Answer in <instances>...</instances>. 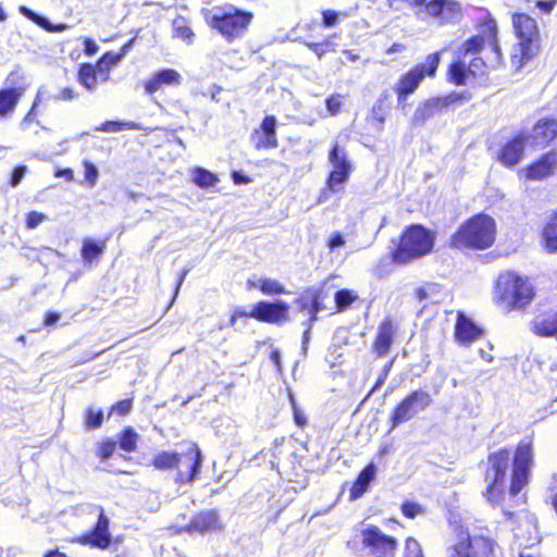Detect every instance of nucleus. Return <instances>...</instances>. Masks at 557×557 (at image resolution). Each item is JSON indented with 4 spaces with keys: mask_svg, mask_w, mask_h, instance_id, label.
<instances>
[{
    "mask_svg": "<svg viewBox=\"0 0 557 557\" xmlns=\"http://www.w3.org/2000/svg\"><path fill=\"white\" fill-rule=\"evenodd\" d=\"M486 465L487 484L483 497L492 507H502L506 521L516 522L517 513L506 509L504 504L506 495L515 498L530 483L534 465L532 442L520 441L512 453L508 447H500L487 455Z\"/></svg>",
    "mask_w": 557,
    "mask_h": 557,
    "instance_id": "nucleus-1",
    "label": "nucleus"
},
{
    "mask_svg": "<svg viewBox=\"0 0 557 557\" xmlns=\"http://www.w3.org/2000/svg\"><path fill=\"white\" fill-rule=\"evenodd\" d=\"M475 29L478 34L471 35L457 47L453 60L447 65L445 78L453 86H465L486 75L487 64L480 57L486 46L495 54L497 64L504 62L498 25L488 11L476 22Z\"/></svg>",
    "mask_w": 557,
    "mask_h": 557,
    "instance_id": "nucleus-2",
    "label": "nucleus"
},
{
    "mask_svg": "<svg viewBox=\"0 0 557 557\" xmlns=\"http://www.w3.org/2000/svg\"><path fill=\"white\" fill-rule=\"evenodd\" d=\"M536 296L532 277L515 270L499 272L494 281L492 300L505 313L527 311Z\"/></svg>",
    "mask_w": 557,
    "mask_h": 557,
    "instance_id": "nucleus-3",
    "label": "nucleus"
},
{
    "mask_svg": "<svg viewBox=\"0 0 557 557\" xmlns=\"http://www.w3.org/2000/svg\"><path fill=\"white\" fill-rule=\"evenodd\" d=\"M201 15L208 27L227 44L242 40L249 33L255 18L253 12L233 3L205 8Z\"/></svg>",
    "mask_w": 557,
    "mask_h": 557,
    "instance_id": "nucleus-4",
    "label": "nucleus"
},
{
    "mask_svg": "<svg viewBox=\"0 0 557 557\" xmlns=\"http://www.w3.org/2000/svg\"><path fill=\"white\" fill-rule=\"evenodd\" d=\"M436 233L420 223L404 227L394 247L388 253L389 262L394 265H407L434 251Z\"/></svg>",
    "mask_w": 557,
    "mask_h": 557,
    "instance_id": "nucleus-5",
    "label": "nucleus"
},
{
    "mask_svg": "<svg viewBox=\"0 0 557 557\" xmlns=\"http://www.w3.org/2000/svg\"><path fill=\"white\" fill-rule=\"evenodd\" d=\"M496 222L486 213H476L465 220L449 238V247L473 251L491 248L496 239Z\"/></svg>",
    "mask_w": 557,
    "mask_h": 557,
    "instance_id": "nucleus-6",
    "label": "nucleus"
},
{
    "mask_svg": "<svg viewBox=\"0 0 557 557\" xmlns=\"http://www.w3.org/2000/svg\"><path fill=\"white\" fill-rule=\"evenodd\" d=\"M203 461L202 453L196 443H191L184 453L161 450L151 459V466L161 471L175 470L177 484H190L199 475Z\"/></svg>",
    "mask_w": 557,
    "mask_h": 557,
    "instance_id": "nucleus-7",
    "label": "nucleus"
},
{
    "mask_svg": "<svg viewBox=\"0 0 557 557\" xmlns=\"http://www.w3.org/2000/svg\"><path fill=\"white\" fill-rule=\"evenodd\" d=\"M457 542L448 547L447 557H495L497 540L487 524L475 525L471 532L459 527Z\"/></svg>",
    "mask_w": 557,
    "mask_h": 557,
    "instance_id": "nucleus-8",
    "label": "nucleus"
},
{
    "mask_svg": "<svg viewBox=\"0 0 557 557\" xmlns=\"http://www.w3.org/2000/svg\"><path fill=\"white\" fill-rule=\"evenodd\" d=\"M510 18L518 49L511 55V62L521 69L540 52L541 30L536 20L527 12H513Z\"/></svg>",
    "mask_w": 557,
    "mask_h": 557,
    "instance_id": "nucleus-9",
    "label": "nucleus"
},
{
    "mask_svg": "<svg viewBox=\"0 0 557 557\" xmlns=\"http://www.w3.org/2000/svg\"><path fill=\"white\" fill-rule=\"evenodd\" d=\"M441 57L442 51L432 52L426 55L424 62L414 64L398 77L393 90L399 109L405 110L409 106V96L417 91L423 79L436 76Z\"/></svg>",
    "mask_w": 557,
    "mask_h": 557,
    "instance_id": "nucleus-10",
    "label": "nucleus"
},
{
    "mask_svg": "<svg viewBox=\"0 0 557 557\" xmlns=\"http://www.w3.org/2000/svg\"><path fill=\"white\" fill-rule=\"evenodd\" d=\"M470 99L471 95L466 91H450L443 96L428 98L416 108L411 119L412 124L414 126L423 125L433 116L453 110Z\"/></svg>",
    "mask_w": 557,
    "mask_h": 557,
    "instance_id": "nucleus-11",
    "label": "nucleus"
},
{
    "mask_svg": "<svg viewBox=\"0 0 557 557\" xmlns=\"http://www.w3.org/2000/svg\"><path fill=\"white\" fill-rule=\"evenodd\" d=\"M433 399L429 392L414 389L403 397L391 410L388 417V432L394 431L400 424L413 419L419 411L425 410Z\"/></svg>",
    "mask_w": 557,
    "mask_h": 557,
    "instance_id": "nucleus-12",
    "label": "nucleus"
},
{
    "mask_svg": "<svg viewBox=\"0 0 557 557\" xmlns=\"http://www.w3.org/2000/svg\"><path fill=\"white\" fill-rule=\"evenodd\" d=\"M361 545L367 550V557H395L398 542L379 527L369 525L361 531Z\"/></svg>",
    "mask_w": 557,
    "mask_h": 557,
    "instance_id": "nucleus-13",
    "label": "nucleus"
},
{
    "mask_svg": "<svg viewBox=\"0 0 557 557\" xmlns=\"http://www.w3.org/2000/svg\"><path fill=\"white\" fill-rule=\"evenodd\" d=\"M109 525V518L104 513L103 508H100L97 522L92 527V529L89 532L70 537L66 540V542L71 544L85 545L91 548H98L102 550L107 549L112 543Z\"/></svg>",
    "mask_w": 557,
    "mask_h": 557,
    "instance_id": "nucleus-14",
    "label": "nucleus"
},
{
    "mask_svg": "<svg viewBox=\"0 0 557 557\" xmlns=\"http://www.w3.org/2000/svg\"><path fill=\"white\" fill-rule=\"evenodd\" d=\"M556 171L557 149H550L522 168L518 175L527 182H542L553 176Z\"/></svg>",
    "mask_w": 557,
    "mask_h": 557,
    "instance_id": "nucleus-15",
    "label": "nucleus"
},
{
    "mask_svg": "<svg viewBox=\"0 0 557 557\" xmlns=\"http://www.w3.org/2000/svg\"><path fill=\"white\" fill-rule=\"evenodd\" d=\"M224 530V523L218 509L200 510L191 516L177 533L185 532L189 535H205Z\"/></svg>",
    "mask_w": 557,
    "mask_h": 557,
    "instance_id": "nucleus-16",
    "label": "nucleus"
},
{
    "mask_svg": "<svg viewBox=\"0 0 557 557\" xmlns=\"http://www.w3.org/2000/svg\"><path fill=\"white\" fill-rule=\"evenodd\" d=\"M252 315L261 323L282 325L289 321V306L283 300H259L252 306Z\"/></svg>",
    "mask_w": 557,
    "mask_h": 557,
    "instance_id": "nucleus-17",
    "label": "nucleus"
},
{
    "mask_svg": "<svg viewBox=\"0 0 557 557\" xmlns=\"http://www.w3.org/2000/svg\"><path fill=\"white\" fill-rule=\"evenodd\" d=\"M528 136L518 132L509 137L498 149L496 160L505 168L512 169L524 158Z\"/></svg>",
    "mask_w": 557,
    "mask_h": 557,
    "instance_id": "nucleus-18",
    "label": "nucleus"
},
{
    "mask_svg": "<svg viewBox=\"0 0 557 557\" xmlns=\"http://www.w3.org/2000/svg\"><path fill=\"white\" fill-rule=\"evenodd\" d=\"M397 337V323L392 317L383 318L377 324L371 344V352L376 359L385 357L392 349Z\"/></svg>",
    "mask_w": 557,
    "mask_h": 557,
    "instance_id": "nucleus-19",
    "label": "nucleus"
},
{
    "mask_svg": "<svg viewBox=\"0 0 557 557\" xmlns=\"http://www.w3.org/2000/svg\"><path fill=\"white\" fill-rule=\"evenodd\" d=\"M277 120L274 115H265L260 124L252 129L249 139L253 148L260 150H272L278 147Z\"/></svg>",
    "mask_w": 557,
    "mask_h": 557,
    "instance_id": "nucleus-20",
    "label": "nucleus"
},
{
    "mask_svg": "<svg viewBox=\"0 0 557 557\" xmlns=\"http://www.w3.org/2000/svg\"><path fill=\"white\" fill-rule=\"evenodd\" d=\"M323 299L322 288L315 287L304 288L295 299L297 309L301 312L307 311L309 314L308 320L304 322V325H308V329H312L314 322L318 321L319 312L325 309Z\"/></svg>",
    "mask_w": 557,
    "mask_h": 557,
    "instance_id": "nucleus-21",
    "label": "nucleus"
},
{
    "mask_svg": "<svg viewBox=\"0 0 557 557\" xmlns=\"http://www.w3.org/2000/svg\"><path fill=\"white\" fill-rule=\"evenodd\" d=\"M426 15L440 21V23H448L461 15V5L457 0H425L422 4Z\"/></svg>",
    "mask_w": 557,
    "mask_h": 557,
    "instance_id": "nucleus-22",
    "label": "nucleus"
},
{
    "mask_svg": "<svg viewBox=\"0 0 557 557\" xmlns=\"http://www.w3.org/2000/svg\"><path fill=\"white\" fill-rule=\"evenodd\" d=\"M532 143L540 147H548L557 139V117L543 116L532 125Z\"/></svg>",
    "mask_w": 557,
    "mask_h": 557,
    "instance_id": "nucleus-23",
    "label": "nucleus"
},
{
    "mask_svg": "<svg viewBox=\"0 0 557 557\" xmlns=\"http://www.w3.org/2000/svg\"><path fill=\"white\" fill-rule=\"evenodd\" d=\"M182 75L175 69H163L154 72L148 79L141 83L145 94L152 96L168 86H178Z\"/></svg>",
    "mask_w": 557,
    "mask_h": 557,
    "instance_id": "nucleus-24",
    "label": "nucleus"
},
{
    "mask_svg": "<svg viewBox=\"0 0 557 557\" xmlns=\"http://www.w3.org/2000/svg\"><path fill=\"white\" fill-rule=\"evenodd\" d=\"M483 334V329L478 326L472 319L467 317L463 312L457 313L454 329V336L457 343L461 345H470L471 343L480 339Z\"/></svg>",
    "mask_w": 557,
    "mask_h": 557,
    "instance_id": "nucleus-25",
    "label": "nucleus"
},
{
    "mask_svg": "<svg viewBox=\"0 0 557 557\" xmlns=\"http://www.w3.org/2000/svg\"><path fill=\"white\" fill-rule=\"evenodd\" d=\"M531 332L539 337L557 336V309L540 312L531 321Z\"/></svg>",
    "mask_w": 557,
    "mask_h": 557,
    "instance_id": "nucleus-26",
    "label": "nucleus"
},
{
    "mask_svg": "<svg viewBox=\"0 0 557 557\" xmlns=\"http://www.w3.org/2000/svg\"><path fill=\"white\" fill-rule=\"evenodd\" d=\"M107 249V239L84 238L81 247V258L85 267L97 264Z\"/></svg>",
    "mask_w": 557,
    "mask_h": 557,
    "instance_id": "nucleus-27",
    "label": "nucleus"
},
{
    "mask_svg": "<svg viewBox=\"0 0 557 557\" xmlns=\"http://www.w3.org/2000/svg\"><path fill=\"white\" fill-rule=\"evenodd\" d=\"M540 242L546 252L557 253V209L546 218L540 232Z\"/></svg>",
    "mask_w": 557,
    "mask_h": 557,
    "instance_id": "nucleus-28",
    "label": "nucleus"
},
{
    "mask_svg": "<svg viewBox=\"0 0 557 557\" xmlns=\"http://www.w3.org/2000/svg\"><path fill=\"white\" fill-rule=\"evenodd\" d=\"M376 467L373 462L366 465L351 484L349 490V500L360 498L369 488L371 482L375 479Z\"/></svg>",
    "mask_w": 557,
    "mask_h": 557,
    "instance_id": "nucleus-29",
    "label": "nucleus"
},
{
    "mask_svg": "<svg viewBox=\"0 0 557 557\" xmlns=\"http://www.w3.org/2000/svg\"><path fill=\"white\" fill-rule=\"evenodd\" d=\"M23 96V89L17 87H7L0 89V120L11 116Z\"/></svg>",
    "mask_w": 557,
    "mask_h": 557,
    "instance_id": "nucleus-30",
    "label": "nucleus"
},
{
    "mask_svg": "<svg viewBox=\"0 0 557 557\" xmlns=\"http://www.w3.org/2000/svg\"><path fill=\"white\" fill-rule=\"evenodd\" d=\"M329 161L332 164V170L351 173L352 165L348 160L345 148L341 147L337 143L333 144L329 151Z\"/></svg>",
    "mask_w": 557,
    "mask_h": 557,
    "instance_id": "nucleus-31",
    "label": "nucleus"
},
{
    "mask_svg": "<svg viewBox=\"0 0 557 557\" xmlns=\"http://www.w3.org/2000/svg\"><path fill=\"white\" fill-rule=\"evenodd\" d=\"M139 442V434L132 428L125 426L117 434V442L120 448L126 453H134L137 450Z\"/></svg>",
    "mask_w": 557,
    "mask_h": 557,
    "instance_id": "nucleus-32",
    "label": "nucleus"
},
{
    "mask_svg": "<svg viewBox=\"0 0 557 557\" xmlns=\"http://www.w3.org/2000/svg\"><path fill=\"white\" fill-rule=\"evenodd\" d=\"M77 81L88 90H95L98 83L95 66L90 63H82L78 67Z\"/></svg>",
    "mask_w": 557,
    "mask_h": 557,
    "instance_id": "nucleus-33",
    "label": "nucleus"
},
{
    "mask_svg": "<svg viewBox=\"0 0 557 557\" xmlns=\"http://www.w3.org/2000/svg\"><path fill=\"white\" fill-rule=\"evenodd\" d=\"M389 107V96L388 94L384 92L379 97L371 109L372 119L379 123L380 128H382L383 124L385 123Z\"/></svg>",
    "mask_w": 557,
    "mask_h": 557,
    "instance_id": "nucleus-34",
    "label": "nucleus"
},
{
    "mask_svg": "<svg viewBox=\"0 0 557 557\" xmlns=\"http://www.w3.org/2000/svg\"><path fill=\"white\" fill-rule=\"evenodd\" d=\"M104 416L102 409L87 407L83 413V425L85 430L91 431L100 429L103 424Z\"/></svg>",
    "mask_w": 557,
    "mask_h": 557,
    "instance_id": "nucleus-35",
    "label": "nucleus"
},
{
    "mask_svg": "<svg viewBox=\"0 0 557 557\" xmlns=\"http://www.w3.org/2000/svg\"><path fill=\"white\" fill-rule=\"evenodd\" d=\"M20 13L48 32H60L65 28V25L63 24L52 25L46 17L35 13L24 5L20 7Z\"/></svg>",
    "mask_w": 557,
    "mask_h": 557,
    "instance_id": "nucleus-36",
    "label": "nucleus"
},
{
    "mask_svg": "<svg viewBox=\"0 0 557 557\" xmlns=\"http://www.w3.org/2000/svg\"><path fill=\"white\" fill-rule=\"evenodd\" d=\"M334 38H335V35L330 36L320 42H315V41L305 42V46L310 51H312L317 55V58L320 60L325 54L333 53L336 51L337 45L334 42V40H333Z\"/></svg>",
    "mask_w": 557,
    "mask_h": 557,
    "instance_id": "nucleus-37",
    "label": "nucleus"
},
{
    "mask_svg": "<svg viewBox=\"0 0 557 557\" xmlns=\"http://www.w3.org/2000/svg\"><path fill=\"white\" fill-rule=\"evenodd\" d=\"M358 295L354 293L350 289L342 288L337 290L334 295V301H335V311L336 312H344L348 308L351 307V305L358 300Z\"/></svg>",
    "mask_w": 557,
    "mask_h": 557,
    "instance_id": "nucleus-38",
    "label": "nucleus"
},
{
    "mask_svg": "<svg viewBox=\"0 0 557 557\" xmlns=\"http://www.w3.org/2000/svg\"><path fill=\"white\" fill-rule=\"evenodd\" d=\"M193 182L196 186L207 189L213 187L219 182V178L214 173L203 168H196L193 171Z\"/></svg>",
    "mask_w": 557,
    "mask_h": 557,
    "instance_id": "nucleus-39",
    "label": "nucleus"
},
{
    "mask_svg": "<svg viewBox=\"0 0 557 557\" xmlns=\"http://www.w3.org/2000/svg\"><path fill=\"white\" fill-rule=\"evenodd\" d=\"M257 287L267 296L283 295L286 293L285 287L280 282L268 277L260 278Z\"/></svg>",
    "mask_w": 557,
    "mask_h": 557,
    "instance_id": "nucleus-40",
    "label": "nucleus"
},
{
    "mask_svg": "<svg viewBox=\"0 0 557 557\" xmlns=\"http://www.w3.org/2000/svg\"><path fill=\"white\" fill-rule=\"evenodd\" d=\"M350 176V173L331 170L326 177V188L333 193L338 191V187L346 183Z\"/></svg>",
    "mask_w": 557,
    "mask_h": 557,
    "instance_id": "nucleus-41",
    "label": "nucleus"
},
{
    "mask_svg": "<svg viewBox=\"0 0 557 557\" xmlns=\"http://www.w3.org/2000/svg\"><path fill=\"white\" fill-rule=\"evenodd\" d=\"M115 448H116V442L114 440L104 438L97 444L96 456L101 461H107L108 459H110L113 456Z\"/></svg>",
    "mask_w": 557,
    "mask_h": 557,
    "instance_id": "nucleus-42",
    "label": "nucleus"
},
{
    "mask_svg": "<svg viewBox=\"0 0 557 557\" xmlns=\"http://www.w3.org/2000/svg\"><path fill=\"white\" fill-rule=\"evenodd\" d=\"M134 404V397H128L125 399H121L112 404L108 410V417L116 414L119 417L127 416L132 409Z\"/></svg>",
    "mask_w": 557,
    "mask_h": 557,
    "instance_id": "nucleus-43",
    "label": "nucleus"
},
{
    "mask_svg": "<svg viewBox=\"0 0 557 557\" xmlns=\"http://www.w3.org/2000/svg\"><path fill=\"white\" fill-rule=\"evenodd\" d=\"M346 96L332 94L325 99V108L331 116H336L343 111Z\"/></svg>",
    "mask_w": 557,
    "mask_h": 557,
    "instance_id": "nucleus-44",
    "label": "nucleus"
},
{
    "mask_svg": "<svg viewBox=\"0 0 557 557\" xmlns=\"http://www.w3.org/2000/svg\"><path fill=\"white\" fill-rule=\"evenodd\" d=\"M174 26V36L181 38L186 41H190L194 37V32L191 28L185 23L183 18H176L173 22Z\"/></svg>",
    "mask_w": 557,
    "mask_h": 557,
    "instance_id": "nucleus-45",
    "label": "nucleus"
},
{
    "mask_svg": "<svg viewBox=\"0 0 557 557\" xmlns=\"http://www.w3.org/2000/svg\"><path fill=\"white\" fill-rule=\"evenodd\" d=\"M83 166H84V178H85L87 186L90 188L95 187L97 184V181H98V176H99L97 166L88 160L83 161Z\"/></svg>",
    "mask_w": 557,
    "mask_h": 557,
    "instance_id": "nucleus-46",
    "label": "nucleus"
},
{
    "mask_svg": "<svg viewBox=\"0 0 557 557\" xmlns=\"http://www.w3.org/2000/svg\"><path fill=\"white\" fill-rule=\"evenodd\" d=\"M401 513L408 519H414L416 517L424 513V508L411 500H406L400 506Z\"/></svg>",
    "mask_w": 557,
    "mask_h": 557,
    "instance_id": "nucleus-47",
    "label": "nucleus"
},
{
    "mask_svg": "<svg viewBox=\"0 0 557 557\" xmlns=\"http://www.w3.org/2000/svg\"><path fill=\"white\" fill-rule=\"evenodd\" d=\"M288 398H289V403H290L292 410H293L294 422L296 423L297 426H299L300 429H304L308 423L307 417H306L305 412L297 405V401H296L293 393L288 394Z\"/></svg>",
    "mask_w": 557,
    "mask_h": 557,
    "instance_id": "nucleus-48",
    "label": "nucleus"
},
{
    "mask_svg": "<svg viewBox=\"0 0 557 557\" xmlns=\"http://www.w3.org/2000/svg\"><path fill=\"white\" fill-rule=\"evenodd\" d=\"M322 25L326 28L335 27L338 25L341 17L346 16L345 13L337 12L335 10L326 9L321 12Z\"/></svg>",
    "mask_w": 557,
    "mask_h": 557,
    "instance_id": "nucleus-49",
    "label": "nucleus"
},
{
    "mask_svg": "<svg viewBox=\"0 0 557 557\" xmlns=\"http://www.w3.org/2000/svg\"><path fill=\"white\" fill-rule=\"evenodd\" d=\"M46 219H47V216L44 213L37 212V211H30L26 214V219H25L26 227L28 230H34L39 224H41Z\"/></svg>",
    "mask_w": 557,
    "mask_h": 557,
    "instance_id": "nucleus-50",
    "label": "nucleus"
},
{
    "mask_svg": "<svg viewBox=\"0 0 557 557\" xmlns=\"http://www.w3.org/2000/svg\"><path fill=\"white\" fill-rule=\"evenodd\" d=\"M39 102H40L39 96H36V98L34 99V101L32 103L30 109L22 119V125L28 126V125L37 122V115H38L37 107H38Z\"/></svg>",
    "mask_w": 557,
    "mask_h": 557,
    "instance_id": "nucleus-51",
    "label": "nucleus"
},
{
    "mask_svg": "<svg viewBox=\"0 0 557 557\" xmlns=\"http://www.w3.org/2000/svg\"><path fill=\"white\" fill-rule=\"evenodd\" d=\"M125 123L119 121H106L96 127L99 132L116 133L125 127Z\"/></svg>",
    "mask_w": 557,
    "mask_h": 557,
    "instance_id": "nucleus-52",
    "label": "nucleus"
},
{
    "mask_svg": "<svg viewBox=\"0 0 557 557\" xmlns=\"http://www.w3.org/2000/svg\"><path fill=\"white\" fill-rule=\"evenodd\" d=\"M26 172H27V168L25 165H17V166H15L12 170L9 184L12 187H16L22 182V180L24 178Z\"/></svg>",
    "mask_w": 557,
    "mask_h": 557,
    "instance_id": "nucleus-53",
    "label": "nucleus"
},
{
    "mask_svg": "<svg viewBox=\"0 0 557 557\" xmlns=\"http://www.w3.org/2000/svg\"><path fill=\"white\" fill-rule=\"evenodd\" d=\"M244 318L253 319L252 309L250 311H246L243 308H235L230 314V320H228L230 326H234L239 319H244Z\"/></svg>",
    "mask_w": 557,
    "mask_h": 557,
    "instance_id": "nucleus-54",
    "label": "nucleus"
},
{
    "mask_svg": "<svg viewBox=\"0 0 557 557\" xmlns=\"http://www.w3.org/2000/svg\"><path fill=\"white\" fill-rule=\"evenodd\" d=\"M557 5V0H536L534 7L542 14H550Z\"/></svg>",
    "mask_w": 557,
    "mask_h": 557,
    "instance_id": "nucleus-55",
    "label": "nucleus"
},
{
    "mask_svg": "<svg viewBox=\"0 0 557 557\" xmlns=\"http://www.w3.org/2000/svg\"><path fill=\"white\" fill-rule=\"evenodd\" d=\"M97 74L100 75L102 81H107L109 78V73L111 71V67L106 63V61H102V57L98 59L96 64L94 65Z\"/></svg>",
    "mask_w": 557,
    "mask_h": 557,
    "instance_id": "nucleus-56",
    "label": "nucleus"
},
{
    "mask_svg": "<svg viewBox=\"0 0 557 557\" xmlns=\"http://www.w3.org/2000/svg\"><path fill=\"white\" fill-rule=\"evenodd\" d=\"M345 245V239L343 238L342 234L338 232H334L331 234V236L327 239V247L331 250H334L338 247H342Z\"/></svg>",
    "mask_w": 557,
    "mask_h": 557,
    "instance_id": "nucleus-57",
    "label": "nucleus"
},
{
    "mask_svg": "<svg viewBox=\"0 0 557 557\" xmlns=\"http://www.w3.org/2000/svg\"><path fill=\"white\" fill-rule=\"evenodd\" d=\"M399 2H405L409 4L411 8H419L425 3V0H386L388 8L396 9Z\"/></svg>",
    "mask_w": 557,
    "mask_h": 557,
    "instance_id": "nucleus-58",
    "label": "nucleus"
},
{
    "mask_svg": "<svg viewBox=\"0 0 557 557\" xmlns=\"http://www.w3.org/2000/svg\"><path fill=\"white\" fill-rule=\"evenodd\" d=\"M122 60L121 54L113 51H108L102 54V61H106V63L109 65V67H113Z\"/></svg>",
    "mask_w": 557,
    "mask_h": 557,
    "instance_id": "nucleus-59",
    "label": "nucleus"
},
{
    "mask_svg": "<svg viewBox=\"0 0 557 557\" xmlns=\"http://www.w3.org/2000/svg\"><path fill=\"white\" fill-rule=\"evenodd\" d=\"M83 44H84V53L88 57L96 54L99 50L98 45L91 38H85Z\"/></svg>",
    "mask_w": 557,
    "mask_h": 557,
    "instance_id": "nucleus-60",
    "label": "nucleus"
},
{
    "mask_svg": "<svg viewBox=\"0 0 557 557\" xmlns=\"http://www.w3.org/2000/svg\"><path fill=\"white\" fill-rule=\"evenodd\" d=\"M75 97V90L72 87H65L59 91V94L55 96V99L60 101H71Z\"/></svg>",
    "mask_w": 557,
    "mask_h": 557,
    "instance_id": "nucleus-61",
    "label": "nucleus"
},
{
    "mask_svg": "<svg viewBox=\"0 0 557 557\" xmlns=\"http://www.w3.org/2000/svg\"><path fill=\"white\" fill-rule=\"evenodd\" d=\"M54 177H63L66 182L74 181V171L71 168L55 169Z\"/></svg>",
    "mask_w": 557,
    "mask_h": 557,
    "instance_id": "nucleus-62",
    "label": "nucleus"
},
{
    "mask_svg": "<svg viewBox=\"0 0 557 557\" xmlns=\"http://www.w3.org/2000/svg\"><path fill=\"white\" fill-rule=\"evenodd\" d=\"M60 320V314L54 311H48L44 315V325L45 326H53Z\"/></svg>",
    "mask_w": 557,
    "mask_h": 557,
    "instance_id": "nucleus-63",
    "label": "nucleus"
},
{
    "mask_svg": "<svg viewBox=\"0 0 557 557\" xmlns=\"http://www.w3.org/2000/svg\"><path fill=\"white\" fill-rule=\"evenodd\" d=\"M269 358L270 360L272 361V363L274 364L275 369L277 372H282L283 370V367H282V361H281V354L277 349H272L269 354Z\"/></svg>",
    "mask_w": 557,
    "mask_h": 557,
    "instance_id": "nucleus-64",
    "label": "nucleus"
}]
</instances>
